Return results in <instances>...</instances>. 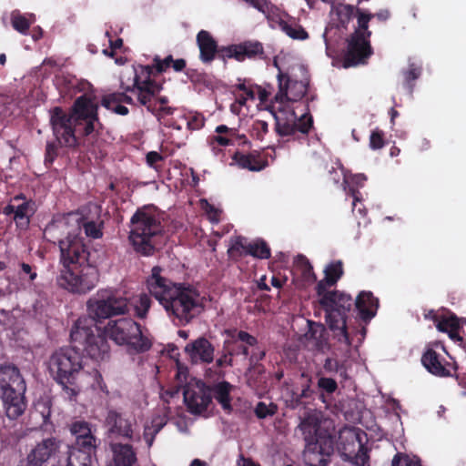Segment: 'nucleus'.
<instances>
[{
	"instance_id": "nucleus-59",
	"label": "nucleus",
	"mask_w": 466,
	"mask_h": 466,
	"mask_svg": "<svg viewBox=\"0 0 466 466\" xmlns=\"http://www.w3.org/2000/svg\"><path fill=\"white\" fill-rule=\"evenodd\" d=\"M238 339L242 342L243 346L248 350L249 348L253 349L257 344H258V339L245 330L238 331Z\"/></svg>"
},
{
	"instance_id": "nucleus-25",
	"label": "nucleus",
	"mask_w": 466,
	"mask_h": 466,
	"mask_svg": "<svg viewBox=\"0 0 466 466\" xmlns=\"http://www.w3.org/2000/svg\"><path fill=\"white\" fill-rule=\"evenodd\" d=\"M431 313L433 315L432 320L439 331L448 333L449 338L460 346L466 344L464 339L459 334L460 319L454 313L449 312L448 316H439L435 311H431Z\"/></svg>"
},
{
	"instance_id": "nucleus-35",
	"label": "nucleus",
	"mask_w": 466,
	"mask_h": 466,
	"mask_svg": "<svg viewBox=\"0 0 466 466\" xmlns=\"http://www.w3.org/2000/svg\"><path fill=\"white\" fill-rule=\"evenodd\" d=\"M228 333L230 335V339L224 341V349H228L232 356H244L248 358L249 350L244 347L242 342L238 340V330L228 331Z\"/></svg>"
},
{
	"instance_id": "nucleus-61",
	"label": "nucleus",
	"mask_w": 466,
	"mask_h": 466,
	"mask_svg": "<svg viewBox=\"0 0 466 466\" xmlns=\"http://www.w3.org/2000/svg\"><path fill=\"white\" fill-rule=\"evenodd\" d=\"M330 287L329 282H326V279L319 280L316 286V293L319 297V303L321 306V301L328 296L331 291H328L327 289Z\"/></svg>"
},
{
	"instance_id": "nucleus-28",
	"label": "nucleus",
	"mask_w": 466,
	"mask_h": 466,
	"mask_svg": "<svg viewBox=\"0 0 466 466\" xmlns=\"http://www.w3.org/2000/svg\"><path fill=\"white\" fill-rule=\"evenodd\" d=\"M197 45L199 48V58L204 64H210L218 51L217 41L206 30H200L197 35Z\"/></svg>"
},
{
	"instance_id": "nucleus-38",
	"label": "nucleus",
	"mask_w": 466,
	"mask_h": 466,
	"mask_svg": "<svg viewBox=\"0 0 466 466\" xmlns=\"http://www.w3.org/2000/svg\"><path fill=\"white\" fill-rule=\"evenodd\" d=\"M343 274V263L341 260L332 261L324 268V278L326 279V282H329V286L336 285Z\"/></svg>"
},
{
	"instance_id": "nucleus-14",
	"label": "nucleus",
	"mask_w": 466,
	"mask_h": 466,
	"mask_svg": "<svg viewBox=\"0 0 466 466\" xmlns=\"http://www.w3.org/2000/svg\"><path fill=\"white\" fill-rule=\"evenodd\" d=\"M337 449L343 460L351 462L354 466H365L369 462V450L362 443L360 434L354 431L339 432Z\"/></svg>"
},
{
	"instance_id": "nucleus-16",
	"label": "nucleus",
	"mask_w": 466,
	"mask_h": 466,
	"mask_svg": "<svg viewBox=\"0 0 466 466\" xmlns=\"http://www.w3.org/2000/svg\"><path fill=\"white\" fill-rule=\"evenodd\" d=\"M105 426L108 438L129 441H140V435L137 432L136 420L126 413L113 409L108 410L105 419Z\"/></svg>"
},
{
	"instance_id": "nucleus-15",
	"label": "nucleus",
	"mask_w": 466,
	"mask_h": 466,
	"mask_svg": "<svg viewBox=\"0 0 466 466\" xmlns=\"http://www.w3.org/2000/svg\"><path fill=\"white\" fill-rule=\"evenodd\" d=\"M274 66L279 69V91L275 95V100L279 103H284L287 101L296 102L302 99L306 96L309 85V77L305 67L302 66L299 67L303 76L300 80H297L288 74L281 72L276 61L274 62Z\"/></svg>"
},
{
	"instance_id": "nucleus-41",
	"label": "nucleus",
	"mask_w": 466,
	"mask_h": 466,
	"mask_svg": "<svg viewBox=\"0 0 466 466\" xmlns=\"http://www.w3.org/2000/svg\"><path fill=\"white\" fill-rule=\"evenodd\" d=\"M75 219H78L81 229H84L87 237L92 238H100L103 236V222L97 223L94 220H84L78 218H76Z\"/></svg>"
},
{
	"instance_id": "nucleus-34",
	"label": "nucleus",
	"mask_w": 466,
	"mask_h": 466,
	"mask_svg": "<svg viewBox=\"0 0 466 466\" xmlns=\"http://www.w3.org/2000/svg\"><path fill=\"white\" fill-rule=\"evenodd\" d=\"M358 27L351 35H358L360 37L370 39L371 32L369 30V23L373 18L372 13L361 8L356 9Z\"/></svg>"
},
{
	"instance_id": "nucleus-31",
	"label": "nucleus",
	"mask_w": 466,
	"mask_h": 466,
	"mask_svg": "<svg viewBox=\"0 0 466 466\" xmlns=\"http://www.w3.org/2000/svg\"><path fill=\"white\" fill-rule=\"evenodd\" d=\"M239 62L246 59H264L265 53L263 45L258 41H244L238 44Z\"/></svg>"
},
{
	"instance_id": "nucleus-2",
	"label": "nucleus",
	"mask_w": 466,
	"mask_h": 466,
	"mask_svg": "<svg viewBox=\"0 0 466 466\" xmlns=\"http://www.w3.org/2000/svg\"><path fill=\"white\" fill-rule=\"evenodd\" d=\"M378 308L379 299L370 291H361L353 299L344 291L333 290L321 301L326 322L334 338L348 347L351 345V339L347 329V313L355 309L362 320L370 321L376 315Z\"/></svg>"
},
{
	"instance_id": "nucleus-63",
	"label": "nucleus",
	"mask_w": 466,
	"mask_h": 466,
	"mask_svg": "<svg viewBox=\"0 0 466 466\" xmlns=\"http://www.w3.org/2000/svg\"><path fill=\"white\" fill-rule=\"evenodd\" d=\"M232 355L229 354V350L228 349L223 348V352L221 356L216 360V366L218 368H223L226 366H232Z\"/></svg>"
},
{
	"instance_id": "nucleus-24",
	"label": "nucleus",
	"mask_w": 466,
	"mask_h": 466,
	"mask_svg": "<svg viewBox=\"0 0 466 466\" xmlns=\"http://www.w3.org/2000/svg\"><path fill=\"white\" fill-rule=\"evenodd\" d=\"M214 346L205 337H199L185 347V353L194 363H211L214 360Z\"/></svg>"
},
{
	"instance_id": "nucleus-56",
	"label": "nucleus",
	"mask_w": 466,
	"mask_h": 466,
	"mask_svg": "<svg viewBox=\"0 0 466 466\" xmlns=\"http://www.w3.org/2000/svg\"><path fill=\"white\" fill-rule=\"evenodd\" d=\"M391 466H421L419 460H410L403 453L398 452L391 461Z\"/></svg>"
},
{
	"instance_id": "nucleus-21",
	"label": "nucleus",
	"mask_w": 466,
	"mask_h": 466,
	"mask_svg": "<svg viewBox=\"0 0 466 466\" xmlns=\"http://www.w3.org/2000/svg\"><path fill=\"white\" fill-rule=\"evenodd\" d=\"M35 212V202L33 200H26L23 193L15 196L11 199V203L7 204L3 209V213L5 216L14 215V221L17 227L22 228L29 226L30 218Z\"/></svg>"
},
{
	"instance_id": "nucleus-51",
	"label": "nucleus",
	"mask_w": 466,
	"mask_h": 466,
	"mask_svg": "<svg viewBox=\"0 0 466 466\" xmlns=\"http://www.w3.org/2000/svg\"><path fill=\"white\" fill-rule=\"evenodd\" d=\"M151 299L147 294H142L139 297L137 304L135 306L136 315L139 319L146 318L150 307H151Z\"/></svg>"
},
{
	"instance_id": "nucleus-26",
	"label": "nucleus",
	"mask_w": 466,
	"mask_h": 466,
	"mask_svg": "<svg viewBox=\"0 0 466 466\" xmlns=\"http://www.w3.org/2000/svg\"><path fill=\"white\" fill-rule=\"evenodd\" d=\"M108 447L115 466H134L137 463V452L131 444L110 441Z\"/></svg>"
},
{
	"instance_id": "nucleus-42",
	"label": "nucleus",
	"mask_w": 466,
	"mask_h": 466,
	"mask_svg": "<svg viewBox=\"0 0 466 466\" xmlns=\"http://www.w3.org/2000/svg\"><path fill=\"white\" fill-rule=\"evenodd\" d=\"M281 29L289 37L297 40H305L309 38L308 32L299 24L283 22L280 24Z\"/></svg>"
},
{
	"instance_id": "nucleus-37",
	"label": "nucleus",
	"mask_w": 466,
	"mask_h": 466,
	"mask_svg": "<svg viewBox=\"0 0 466 466\" xmlns=\"http://www.w3.org/2000/svg\"><path fill=\"white\" fill-rule=\"evenodd\" d=\"M248 255L259 259H267L271 256L270 248L263 239L248 243Z\"/></svg>"
},
{
	"instance_id": "nucleus-48",
	"label": "nucleus",
	"mask_w": 466,
	"mask_h": 466,
	"mask_svg": "<svg viewBox=\"0 0 466 466\" xmlns=\"http://www.w3.org/2000/svg\"><path fill=\"white\" fill-rule=\"evenodd\" d=\"M277 411L278 406L272 402L266 404L263 401H259L255 408V414L258 419H266L268 416H273Z\"/></svg>"
},
{
	"instance_id": "nucleus-6",
	"label": "nucleus",
	"mask_w": 466,
	"mask_h": 466,
	"mask_svg": "<svg viewBox=\"0 0 466 466\" xmlns=\"http://www.w3.org/2000/svg\"><path fill=\"white\" fill-rule=\"evenodd\" d=\"M128 241L143 257L153 256L162 244L164 226L161 216L152 206L138 208L130 218Z\"/></svg>"
},
{
	"instance_id": "nucleus-9",
	"label": "nucleus",
	"mask_w": 466,
	"mask_h": 466,
	"mask_svg": "<svg viewBox=\"0 0 466 466\" xmlns=\"http://www.w3.org/2000/svg\"><path fill=\"white\" fill-rule=\"evenodd\" d=\"M105 332L117 345L126 346L128 353L139 354L148 351L152 340L141 330V326L130 318L109 320Z\"/></svg>"
},
{
	"instance_id": "nucleus-55",
	"label": "nucleus",
	"mask_w": 466,
	"mask_h": 466,
	"mask_svg": "<svg viewBox=\"0 0 466 466\" xmlns=\"http://www.w3.org/2000/svg\"><path fill=\"white\" fill-rule=\"evenodd\" d=\"M19 267L20 270L18 273L21 279H27L30 283L36 279L37 273L35 267L25 262H21Z\"/></svg>"
},
{
	"instance_id": "nucleus-10",
	"label": "nucleus",
	"mask_w": 466,
	"mask_h": 466,
	"mask_svg": "<svg viewBox=\"0 0 466 466\" xmlns=\"http://www.w3.org/2000/svg\"><path fill=\"white\" fill-rule=\"evenodd\" d=\"M88 317L94 322L129 312V300L117 291L99 289L86 302Z\"/></svg>"
},
{
	"instance_id": "nucleus-58",
	"label": "nucleus",
	"mask_w": 466,
	"mask_h": 466,
	"mask_svg": "<svg viewBox=\"0 0 466 466\" xmlns=\"http://www.w3.org/2000/svg\"><path fill=\"white\" fill-rule=\"evenodd\" d=\"M384 133L380 129H375L371 132L370 137V147L374 149H380L384 147Z\"/></svg>"
},
{
	"instance_id": "nucleus-20",
	"label": "nucleus",
	"mask_w": 466,
	"mask_h": 466,
	"mask_svg": "<svg viewBox=\"0 0 466 466\" xmlns=\"http://www.w3.org/2000/svg\"><path fill=\"white\" fill-rule=\"evenodd\" d=\"M372 53L370 39L360 37L358 35H350L347 39V49L343 56V66L348 68L358 65H365Z\"/></svg>"
},
{
	"instance_id": "nucleus-50",
	"label": "nucleus",
	"mask_w": 466,
	"mask_h": 466,
	"mask_svg": "<svg viewBox=\"0 0 466 466\" xmlns=\"http://www.w3.org/2000/svg\"><path fill=\"white\" fill-rule=\"evenodd\" d=\"M183 118L186 121L187 128L191 131L199 130L205 125V117L199 113H190L187 116H184Z\"/></svg>"
},
{
	"instance_id": "nucleus-36",
	"label": "nucleus",
	"mask_w": 466,
	"mask_h": 466,
	"mask_svg": "<svg viewBox=\"0 0 466 466\" xmlns=\"http://www.w3.org/2000/svg\"><path fill=\"white\" fill-rule=\"evenodd\" d=\"M296 264L300 270V275L304 282L312 284L317 281V276L309 260L304 255H298Z\"/></svg>"
},
{
	"instance_id": "nucleus-7",
	"label": "nucleus",
	"mask_w": 466,
	"mask_h": 466,
	"mask_svg": "<svg viewBox=\"0 0 466 466\" xmlns=\"http://www.w3.org/2000/svg\"><path fill=\"white\" fill-rule=\"evenodd\" d=\"M47 367L50 376L62 387L67 398H75L79 392L77 377L85 371L84 356L71 344L56 350L49 357Z\"/></svg>"
},
{
	"instance_id": "nucleus-19",
	"label": "nucleus",
	"mask_w": 466,
	"mask_h": 466,
	"mask_svg": "<svg viewBox=\"0 0 466 466\" xmlns=\"http://www.w3.org/2000/svg\"><path fill=\"white\" fill-rule=\"evenodd\" d=\"M183 397L188 412L198 415L206 411L211 403L210 390L201 380H191L184 387Z\"/></svg>"
},
{
	"instance_id": "nucleus-12",
	"label": "nucleus",
	"mask_w": 466,
	"mask_h": 466,
	"mask_svg": "<svg viewBox=\"0 0 466 466\" xmlns=\"http://www.w3.org/2000/svg\"><path fill=\"white\" fill-rule=\"evenodd\" d=\"M60 260L65 269L74 266H81L96 262V251H90L84 242L81 234H73L69 239L60 242Z\"/></svg>"
},
{
	"instance_id": "nucleus-62",
	"label": "nucleus",
	"mask_w": 466,
	"mask_h": 466,
	"mask_svg": "<svg viewBox=\"0 0 466 466\" xmlns=\"http://www.w3.org/2000/svg\"><path fill=\"white\" fill-rule=\"evenodd\" d=\"M103 106L108 110H111L115 114L120 116H127L129 113L128 108L126 106H124L121 102L112 101L109 105Z\"/></svg>"
},
{
	"instance_id": "nucleus-1",
	"label": "nucleus",
	"mask_w": 466,
	"mask_h": 466,
	"mask_svg": "<svg viewBox=\"0 0 466 466\" xmlns=\"http://www.w3.org/2000/svg\"><path fill=\"white\" fill-rule=\"evenodd\" d=\"M163 268L155 266L147 279L149 293L159 301L169 317L186 325L202 310V298L198 289L189 284L175 283L162 275Z\"/></svg>"
},
{
	"instance_id": "nucleus-18",
	"label": "nucleus",
	"mask_w": 466,
	"mask_h": 466,
	"mask_svg": "<svg viewBox=\"0 0 466 466\" xmlns=\"http://www.w3.org/2000/svg\"><path fill=\"white\" fill-rule=\"evenodd\" d=\"M73 234H81V227L78 219L70 214L55 216L44 229V238L51 243H57L59 248L60 242L69 239Z\"/></svg>"
},
{
	"instance_id": "nucleus-29",
	"label": "nucleus",
	"mask_w": 466,
	"mask_h": 466,
	"mask_svg": "<svg viewBox=\"0 0 466 466\" xmlns=\"http://www.w3.org/2000/svg\"><path fill=\"white\" fill-rule=\"evenodd\" d=\"M208 390H210L211 399L214 398L218 404L221 406L224 411L227 413H230L233 410L231 404V391L233 390V385L228 381L222 380L213 385H208Z\"/></svg>"
},
{
	"instance_id": "nucleus-23",
	"label": "nucleus",
	"mask_w": 466,
	"mask_h": 466,
	"mask_svg": "<svg viewBox=\"0 0 466 466\" xmlns=\"http://www.w3.org/2000/svg\"><path fill=\"white\" fill-rule=\"evenodd\" d=\"M97 439L92 433L75 440L74 444L69 448L68 459L73 458L83 465L91 466L92 455L96 454Z\"/></svg>"
},
{
	"instance_id": "nucleus-47",
	"label": "nucleus",
	"mask_w": 466,
	"mask_h": 466,
	"mask_svg": "<svg viewBox=\"0 0 466 466\" xmlns=\"http://www.w3.org/2000/svg\"><path fill=\"white\" fill-rule=\"evenodd\" d=\"M295 134L297 132H300L303 135H308L313 126V118L312 116L307 112L303 114L300 117L295 118Z\"/></svg>"
},
{
	"instance_id": "nucleus-17",
	"label": "nucleus",
	"mask_w": 466,
	"mask_h": 466,
	"mask_svg": "<svg viewBox=\"0 0 466 466\" xmlns=\"http://www.w3.org/2000/svg\"><path fill=\"white\" fill-rule=\"evenodd\" d=\"M97 111L98 104L94 96L84 94L75 100L71 113L81 129V136L87 137L94 132L95 123L98 122Z\"/></svg>"
},
{
	"instance_id": "nucleus-33",
	"label": "nucleus",
	"mask_w": 466,
	"mask_h": 466,
	"mask_svg": "<svg viewBox=\"0 0 466 466\" xmlns=\"http://www.w3.org/2000/svg\"><path fill=\"white\" fill-rule=\"evenodd\" d=\"M276 120V131L281 137H288L295 135V124L296 113L291 111L287 114L286 117H281L274 114Z\"/></svg>"
},
{
	"instance_id": "nucleus-8",
	"label": "nucleus",
	"mask_w": 466,
	"mask_h": 466,
	"mask_svg": "<svg viewBox=\"0 0 466 466\" xmlns=\"http://www.w3.org/2000/svg\"><path fill=\"white\" fill-rule=\"evenodd\" d=\"M25 390L26 384L19 369L11 363L0 365V398L9 419L15 420L25 410Z\"/></svg>"
},
{
	"instance_id": "nucleus-64",
	"label": "nucleus",
	"mask_w": 466,
	"mask_h": 466,
	"mask_svg": "<svg viewBox=\"0 0 466 466\" xmlns=\"http://www.w3.org/2000/svg\"><path fill=\"white\" fill-rule=\"evenodd\" d=\"M253 130L257 132V137L261 139L268 132V125L264 120H257L253 124Z\"/></svg>"
},
{
	"instance_id": "nucleus-32",
	"label": "nucleus",
	"mask_w": 466,
	"mask_h": 466,
	"mask_svg": "<svg viewBox=\"0 0 466 466\" xmlns=\"http://www.w3.org/2000/svg\"><path fill=\"white\" fill-rule=\"evenodd\" d=\"M354 5L348 4L331 5V13L335 14L338 19V26L346 28L351 18L356 15Z\"/></svg>"
},
{
	"instance_id": "nucleus-53",
	"label": "nucleus",
	"mask_w": 466,
	"mask_h": 466,
	"mask_svg": "<svg viewBox=\"0 0 466 466\" xmlns=\"http://www.w3.org/2000/svg\"><path fill=\"white\" fill-rule=\"evenodd\" d=\"M11 23L14 29L21 34H26L30 27V22L20 14H12Z\"/></svg>"
},
{
	"instance_id": "nucleus-30",
	"label": "nucleus",
	"mask_w": 466,
	"mask_h": 466,
	"mask_svg": "<svg viewBox=\"0 0 466 466\" xmlns=\"http://www.w3.org/2000/svg\"><path fill=\"white\" fill-rule=\"evenodd\" d=\"M233 160L241 168L250 171H260L268 166V160L258 151L248 154L236 152L233 156Z\"/></svg>"
},
{
	"instance_id": "nucleus-46",
	"label": "nucleus",
	"mask_w": 466,
	"mask_h": 466,
	"mask_svg": "<svg viewBox=\"0 0 466 466\" xmlns=\"http://www.w3.org/2000/svg\"><path fill=\"white\" fill-rule=\"evenodd\" d=\"M173 62V56L171 55L166 56L164 59H161L159 56H155L153 58V64L149 66L152 67L153 71V78L163 72H166L171 66Z\"/></svg>"
},
{
	"instance_id": "nucleus-27",
	"label": "nucleus",
	"mask_w": 466,
	"mask_h": 466,
	"mask_svg": "<svg viewBox=\"0 0 466 466\" xmlns=\"http://www.w3.org/2000/svg\"><path fill=\"white\" fill-rule=\"evenodd\" d=\"M421 362L425 369L431 374L439 377L451 376V369L457 370L455 364L445 363L441 361V356L432 349H427L421 357Z\"/></svg>"
},
{
	"instance_id": "nucleus-54",
	"label": "nucleus",
	"mask_w": 466,
	"mask_h": 466,
	"mask_svg": "<svg viewBox=\"0 0 466 466\" xmlns=\"http://www.w3.org/2000/svg\"><path fill=\"white\" fill-rule=\"evenodd\" d=\"M302 378L306 379V382L301 385V390L299 392V396L306 401L307 400H313L315 390L311 387L312 378L306 373L301 374Z\"/></svg>"
},
{
	"instance_id": "nucleus-49",
	"label": "nucleus",
	"mask_w": 466,
	"mask_h": 466,
	"mask_svg": "<svg viewBox=\"0 0 466 466\" xmlns=\"http://www.w3.org/2000/svg\"><path fill=\"white\" fill-rule=\"evenodd\" d=\"M63 145V140L56 139L53 142H47L46 147L45 164L51 165L58 156V147Z\"/></svg>"
},
{
	"instance_id": "nucleus-39",
	"label": "nucleus",
	"mask_w": 466,
	"mask_h": 466,
	"mask_svg": "<svg viewBox=\"0 0 466 466\" xmlns=\"http://www.w3.org/2000/svg\"><path fill=\"white\" fill-rule=\"evenodd\" d=\"M248 243L245 238L241 236L236 237L231 240V245L228 249V255L230 258L238 260L243 256L248 255Z\"/></svg>"
},
{
	"instance_id": "nucleus-13",
	"label": "nucleus",
	"mask_w": 466,
	"mask_h": 466,
	"mask_svg": "<svg viewBox=\"0 0 466 466\" xmlns=\"http://www.w3.org/2000/svg\"><path fill=\"white\" fill-rule=\"evenodd\" d=\"M50 124L56 138L62 139L65 147L77 146V136H81V129L72 113L56 106L50 111Z\"/></svg>"
},
{
	"instance_id": "nucleus-11",
	"label": "nucleus",
	"mask_w": 466,
	"mask_h": 466,
	"mask_svg": "<svg viewBox=\"0 0 466 466\" xmlns=\"http://www.w3.org/2000/svg\"><path fill=\"white\" fill-rule=\"evenodd\" d=\"M98 281L97 261L64 269L58 279L61 287L76 294H86L91 291L96 287Z\"/></svg>"
},
{
	"instance_id": "nucleus-3",
	"label": "nucleus",
	"mask_w": 466,
	"mask_h": 466,
	"mask_svg": "<svg viewBox=\"0 0 466 466\" xmlns=\"http://www.w3.org/2000/svg\"><path fill=\"white\" fill-rule=\"evenodd\" d=\"M330 421L322 412L313 409L299 417L295 431L305 441L303 460L308 466H327L334 452L335 435Z\"/></svg>"
},
{
	"instance_id": "nucleus-60",
	"label": "nucleus",
	"mask_w": 466,
	"mask_h": 466,
	"mask_svg": "<svg viewBox=\"0 0 466 466\" xmlns=\"http://www.w3.org/2000/svg\"><path fill=\"white\" fill-rule=\"evenodd\" d=\"M286 403L288 408L296 410L301 406H305L307 402L299 396V391L292 390Z\"/></svg>"
},
{
	"instance_id": "nucleus-22",
	"label": "nucleus",
	"mask_w": 466,
	"mask_h": 466,
	"mask_svg": "<svg viewBox=\"0 0 466 466\" xmlns=\"http://www.w3.org/2000/svg\"><path fill=\"white\" fill-rule=\"evenodd\" d=\"M59 448L55 438H47L37 443L16 466H46Z\"/></svg>"
},
{
	"instance_id": "nucleus-45",
	"label": "nucleus",
	"mask_w": 466,
	"mask_h": 466,
	"mask_svg": "<svg viewBox=\"0 0 466 466\" xmlns=\"http://www.w3.org/2000/svg\"><path fill=\"white\" fill-rule=\"evenodd\" d=\"M69 431L75 437V440L92 434L90 423L82 420L73 421L69 426Z\"/></svg>"
},
{
	"instance_id": "nucleus-57",
	"label": "nucleus",
	"mask_w": 466,
	"mask_h": 466,
	"mask_svg": "<svg viewBox=\"0 0 466 466\" xmlns=\"http://www.w3.org/2000/svg\"><path fill=\"white\" fill-rule=\"evenodd\" d=\"M266 357V349L257 344L251 351H249L248 364L257 365L258 362H261Z\"/></svg>"
},
{
	"instance_id": "nucleus-52",
	"label": "nucleus",
	"mask_w": 466,
	"mask_h": 466,
	"mask_svg": "<svg viewBox=\"0 0 466 466\" xmlns=\"http://www.w3.org/2000/svg\"><path fill=\"white\" fill-rule=\"evenodd\" d=\"M239 53H238V46L237 45H230L228 46H218V51L216 55V57L218 59H221L223 61H226V59L234 58L237 61L239 62Z\"/></svg>"
},
{
	"instance_id": "nucleus-44",
	"label": "nucleus",
	"mask_w": 466,
	"mask_h": 466,
	"mask_svg": "<svg viewBox=\"0 0 466 466\" xmlns=\"http://www.w3.org/2000/svg\"><path fill=\"white\" fill-rule=\"evenodd\" d=\"M127 86L123 87L124 92H114L108 95H106L102 97L101 105L102 106H107L110 104V102H121L122 104H127V105H135L134 99L127 95V92L126 90Z\"/></svg>"
},
{
	"instance_id": "nucleus-40",
	"label": "nucleus",
	"mask_w": 466,
	"mask_h": 466,
	"mask_svg": "<svg viewBox=\"0 0 466 466\" xmlns=\"http://www.w3.org/2000/svg\"><path fill=\"white\" fill-rule=\"evenodd\" d=\"M318 389L320 391L319 399L325 403L326 394H333L338 390V383L332 378L320 377L318 380Z\"/></svg>"
},
{
	"instance_id": "nucleus-4",
	"label": "nucleus",
	"mask_w": 466,
	"mask_h": 466,
	"mask_svg": "<svg viewBox=\"0 0 466 466\" xmlns=\"http://www.w3.org/2000/svg\"><path fill=\"white\" fill-rule=\"evenodd\" d=\"M106 333L96 326V322L87 317H80L76 319L70 330V342L74 348L96 362L92 371L86 370L94 378L92 387L99 390L106 396L109 390L105 383L97 366L99 361L109 358L110 346L106 339Z\"/></svg>"
},
{
	"instance_id": "nucleus-43",
	"label": "nucleus",
	"mask_w": 466,
	"mask_h": 466,
	"mask_svg": "<svg viewBox=\"0 0 466 466\" xmlns=\"http://www.w3.org/2000/svg\"><path fill=\"white\" fill-rule=\"evenodd\" d=\"M421 69L414 64L410 65L407 70L402 71L403 86L411 94L414 87V82L420 77Z\"/></svg>"
},
{
	"instance_id": "nucleus-5",
	"label": "nucleus",
	"mask_w": 466,
	"mask_h": 466,
	"mask_svg": "<svg viewBox=\"0 0 466 466\" xmlns=\"http://www.w3.org/2000/svg\"><path fill=\"white\" fill-rule=\"evenodd\" d=\"M126 90L136 94L137 102L153 114L160 124L167 127L181 129L180 126L169 118L177 108L167 105L169 100L167 96H159L162 85L153 78L152 67L143 65L134 66L133 84L127 86Z\"/></svg>"
}]
</instances>
